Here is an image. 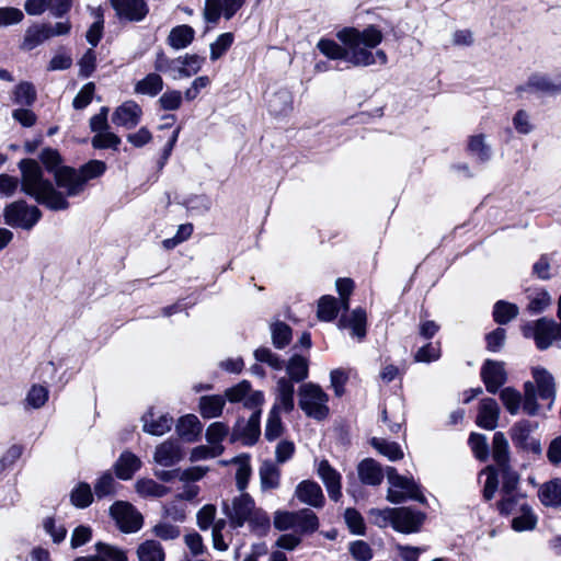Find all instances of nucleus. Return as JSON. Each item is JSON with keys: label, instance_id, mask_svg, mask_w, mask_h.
Segmentation results:
<instances>
[{"label": "nucleus", "instance_id": "58", "mask_svg": "<svg viewBox=\"0 0 561 561\" xmlns=\"http://www.w3.org/2000/svg\"><path fill=\"white\" fill-rule=\"evenodd\" d=\"M229 433V427L222 422L211 423L206 431V439L211 446H222L221 442Z\"/></svg>", "mask_w": 561, "mask_h": 561}, {"label": "nucleus", "instance_id": "56", "mask_svg": "<svg viewBox=\"0 0 561 561\" xmlns=\"http://www.w3.org/2000/svg\"><path fill=\"white\" fill-rule=\"evenodd\" d=\"M283 433V424L279 416V411L276 409H272L270 411L266 427H265V438L267 440H275Z\"/></svg>", "mask_w": 561, "mask_h": 561}, {"label": "nucleus", "instance_id": "9", "mask_svg": "<svg viewBox=\"0 0 561 561\" xmlns=\"http://www.w3.org/2000/svg\"><path fill=\"white\" fill-rule=\"evenodd\" d=\"M111 516L124 533H136L142 526V516L131 504L123 501L115 502L110 507Z\"/></svg>", "mask_w": 561, "mask_h": 561}, {"label": "nucleus", "instance_id": "38", "mask_svg": "<svg viewBox=\"0 0 561 561\" xmlns=\"http://www.w3.org/2000/svg\"><path fill=\"white\" fill-rule=\"evenodd\" d=\"M317 48L329 59L347 61V47L345 45L341 46L333 39L321 38Z\"/></svg>", "mask_w": 561, "mask_h": 561}, {"label": "nucleus", "instance_id": "35", "mask_svg": "<svg viewBox=\"0 0 561 561\" xmlns=\"http://www.w3.org/2000/svg\"><path fill=\"white\" fill-rule=\"evenodd\" d=\"M139 561H164L165 553L160 542L146 540L137 549Z\"/></svg>", "mask_w": 561, "mask_h": 561}, {"label": "nucleus", "instance_id": "4", "mask_svg": "<svg viewBox=\"0 0 561 561\" xmlns=\"http://www.w3.org/2000/svg\"><path fill=\"white\" fill-rule=\"evenodd\" d=\"M273 525L279 531L295 529L300 535L312 534L319 527L317 515L309 508L297 512L276 511Z\"/></svg>", "mask_w": 561, "mask_h": 561}, {"label": "nucleus", "instance_id": "39", "mask_svg": "<svg viewBox=\"0 0 561 561\" xmlns=\"http://www.w3.org/2000/svg\"><path fill=\"white\" fill-rule=\"evenodd\" d=\"M207 472V468L204 467H192L188 469H185L183 471L181 470H173V471H163L161 474V478L163 480H172V479H179L183 482H194L201 480L205 473Z\"/></svg>", "mask_w": 561, "mask_h": 561}, {"label": "nucleus", "instance_id": "12", "mask_svg": "<svg viewBox=\"0 0 561 561\" xmlns=\"http://www.w3.org/2000/svg\"><path fill=\"white\" fill-rule=\"evenodd\" d=\"M533 336L539 350H547L554 341H561V323L541 318L534 323Z\"/></svg>", "mask_w": 561, "mask_h": 561}, {"label": "nucleus", "instance_id": "10", "mask_svg": "<svg viewBox=\"0 0 561 561\" xmlns=\"http://www.w3.org/2000/svg\"><path fill=\"white\" fill-rule=\"evenodd\" d=\"M261 410L253 411L249 420H238L231 433V440H241L243 445H254L261 434L260 420Z\"/></svg>", "mask_w": 561, "mask_h": 561}, {"label": "nucleus", "instance_id": "62", "mask_svg": "<svg viewBox=\"0 0 561 561\" xmlns=\"http://www.w3.org/2000/svg\"><path fill=\"white\" fill-rule=\"evenodd\" d=\"M469 445L479 460H486L489 457V445L485 435L472 433L469 437Z\"/></svg>", "mask_w": 561, "mask_h": 561}, {"label": "nucleus", "instance_id": "21", "mask_svg": "<svg viewBox=\"0 0 561 561\" xmlns=\"http://www.w3.org/2000/svg\"><path fill=\"white\" fill-rule=\"evenodd\" d=\"M499 416L500 408L494 399L484 398L481 400L477 415V424L480 427L489 431L494 430L497 426Z\"/></svg>", "mask_w": 561, "mask_h": 561}, {"label": "nucleus", "instance_id": "24", "mask_svg": "<svg viewBox=\"0 0 561 561\" xmlns=\"http://www.w3.org/2000/svg\"><path fill=\"white\" fill-rule=\"evenodd\" d=\"M182 458V451L178 442L167 440L160 444L154 451V460L164 467L173 466Z\"/></svg>", "mask_w": 561, "mask_h": 561}, {"label": "nucleus", "instance_id": "57", "mask_svg": "<svg viewBox=\"0 0 561 561\" xmlns=\"http://www.w3.org/2000/svg\"><path fill=\"white\" fill-rule=\"evenodd\" d=\"M180 62V57L171 59L163 51H159L156 55L154 69L162 73H169L173 78V75L178 73Z\"/></svg>", "mask_w": 561, "mask_h": 561}, {"label": "nucleus", "instance_id": "25", "mask_svg": "<svg viewBox=\"0 0 561 561\" xmlns=\"http://www.w3.org/2000/svg\"><path fill=\"white\" fill-rule=\"evenodd\" d=\"M533 377L537 385L539 397L552 402L556 396V386L552 375L545 368L536 367L533 369Z\"/></svg>", "mask_w": 561, "mask_h": 561}, {"label": "nucleus", "instance_id": "50", "mask_svg": "<svg viewBox=\"0 0 561 561\" xmlns=\"http://www.w3.org/2000/svg\"><path fill=\"white\" fill-rule=\"evenodd\" d=\"M105 171L106 164L101 160H91L78 170L84 185L88 181L102 176Z\"/></svg>", "mask_w": 561, "mask_h": 561}, {"label": "nucleus", "instance_id": "3", "mask_svg": "<svg viewBox=\"0 0 561 561\" xmlns=\"http://www.w3.org/2000/svg\"><path fill=\"white\" fill-rule=\"evenodd\" d=\"M299 408L308 417L317 421L325 420L330 409L328 405L329 396L319 385L307 382L298 389Z\"/></svg>", "mask_w": 561, "mask_h": 561}, {"label": "nucleus", "instance_id": "2", "mask_svg": "<svg viewBox=\"0 0 561 561\" xmlns=\"http://www.w3.org/2000/svg\"><path fill=\"white\" fill-rule=\"evenodd\" d=\"M337 38L347 47V62L355 67H367L375 64L386 65L387 55L382 49L373 51L381 42V31L369 25L364 30L345 27L337 32Z\"/></svg>", "mask_w": 561, "mask_h": 561}, {"label": "nucleus", "instance_id": "20", "mask_svg": "<svg viewBox=\"0 0 561 561\" xmlns=\"http://www.w3.org/2000/svg\"><path fill=\"white\" fill-rule=\"evenodd\" d=\"M276 397L272 409L276 411L291 412L295 407V388L291 380L280 377L276 383Z\"/></svg>", "mask_w": 561, "mask_h": 561}, {"label": "nucleus", "instance_id": "13", "mask_svg": "<svg viewBox=\"0 0 561 561\" xmlns=\"http://www.w3.org/2000/svg\"><path fill=\"white\" fill-rule=\"evenodd\" d=\"M245 0H206L204 16L209 23H217L221 15L230 20L244 4Z\"/></svg>", "mask_w": 561, "mask_h": 561}, {"label": "nucleus", "instance_id": "54", "mask_svg": "<svg viewBox=\"0 0 561 561\" xmlns=\"http://www.w3.org/2000/svg\"><path fill=\"white\" fill-rule=\"evenodd\" d=\"M519 505H527L522 493H505V496L499 504V508L502 514H517Z\"/></svg>", "mask_w": 561, "mask_h": 561}, {"label": "nucleus", "instance_id": "34", "mask_svg": "<svg viewBox=\"0 0 561 561\" xmlns=\"http://www.w3.org/2000/svg\"><path fill=\"white\" fill-rule=\"evenodd\" d=\"M47 39L49 38L46 31V24H34L25 31L21 47L24 50H32Z\"/></svg>", "mask_w": 561, "mask_h": 561}, {"label": "nucleus", "instance_id": "43", "mask_svg": "<svg viewBox=\"0 0 561 561\" xmlns=\"http://www.w3.org/2000/svg\"><path fill=\"white\" fill-rule=\"evenodd\" d=\"M263 489H276L279 481V469L272 461H264L259 470Z\"/></svg>", "mask_w": 561, "mask_h": 561}, {"label": "nucleus", "instance_id": "41", "mask_svg": "<svg viewBox=\"0 0 561 561\" xmlns=\"http://www.w3.org/2000/svg\"><path fill=\"white\" fill-rule=\"evenodd\" d=\"M271 335L273 345L276 348H284L291 341V328L282 321H275L271 324Z\"/></svg>", "mask_w": 561, "mask_h": 561}, {"label": "nucleus", "instance_id": "6", "mask_svg": "<svg viewBox=\"0 0 561 561\" xmlns=\"http://www.w3.org/2000/svg\"><path fill=\"white\" fill-rule=\"evenodd\" d=\"M42 211L25 201H16L4 208L5 224L13 228L31 230L41 219Z\"/></svg>", "mask_w": 561, "mask_h": 561}, {"label": "nucleus", "instance_id": "14", "mask_svg": "<svg viewBox=\"0 0 561 561\" xmlns=\"http://www.w3.org/2000/svg\"><path fill=\"white\" fill-rule=\"evenodd\" d=\"M481 378L490 393H496L506 382L507 374L503 362L486 359L481 368Z\"/></svg>", "mask_w": 561, "mask_h": 561}, {"label": "nucleus", "instance_id": "23", "mask_svg": "<svg viewBox=\"0 0 561 561\" xmlns=\"http://www.w3.org/2000/svg\"><path fill=\"white\" fill-rule=\"evenodd\" d=\"M357 473L363 483L371 486L378 485L383 479L380 465L371 458H366L358 463Z\"/></svg>", "mask_w": 561, "mask_h": 561}, {"label": "nucleus", "instance_id": "26", "mask_svg": "<svg viewBox=\"0 0 561 561\" xmlns=\"http://www.w3.org/2000/svg\"><path fill=\"white\" fill-rule=\"evenodd\" d=\"M95 550L98 552L96 554L78 557L73 561H127L125 552L113 546L98 542Z\"/></svg>", "mask_w": 561, "mask_h": 561}, {"label": "nucleus", "instance_id": "51", "mask_svg": "<svg viewBox=\"0 0 561 561\" xmlns=\"http://www.w3.org/2000/svg\"><path fill=\"white\" fill-rule=\"evenodd\" d=\"M339 311V302L333 296H323L318 304V317L322 321H332Z\"/></svg>", "mask_w": 561, "mask_h": 561}, {"label": "nucleus", "instance_id": "29", "mask_svg": "<svg viewBox=\"0 0 561 561\" xmlns=\"http://www.w3.org/2000/svg\"><path fill=\"white\" fill-rule=\"evenodd\" d=\"M194 35L195 31L190 25H178L171 30L168 44L174 49H183L193 42Z\"/></svg>", "mask_w": 561, "mask_h": 561}, {"label": "nucleus", "instance_id": "28", "mask_svg": "<svg viewBox=\"0 0 561 561\" xmlns=\"http://www.w3.org/2000/svg\"><path fill=\"white\" fill-rule=\"evenodd\" d=\"M140 459L130 451H124L115 463L116 476L122 480H129L140 468Z\"/></svg>", "mask_w": 561, "mask_h": 561}, {"label": "nucleus", "instance_id": "61", "mask_svg": "<svg viewBox=\"0 0 561 561\" xmlns=\"http://www.w3.org/2000/svg\"><path fill=\"white\" fill-rule=\"evenodd\" d=\"M183 96L179 90H167L159 98L158 103L164 111H176L181 107Z\"/></svg>", "mask_w": 561, "mask_h": 561}, {"label": "nucleus", "instance_id": "11", "mask_svg": "<svg viewBox=\"0 0 561 561\" xmlns=\"http://www.w3.org/2000/svg\"><path fill=\"white\" fill-rule=\"evenodd\" d=\"M392 528L402 534H413L420 531L425 522L426 515L423 512L411 507H394Z\"/></svg>", "mask_w": 561, "mask_h": 561}, {"label": "nucleus", "instance_id": "15", "mask_svg": "<svg viewBox=\"0 0 561 561\" xmlns=\"http://www.w3.org/2000/svg\"><path fill=\"white\" fill-rule=\"evenodd\" d=\"M537 428V424L528 420L515 423L511 428V438L516 448L540 451V444L533 439L530 434Z\"/></svg>", "mask_w": 561, "mask_h": 561}, {"label": "nucleus", "instance_id": "48", "mask_svg": "<svg viewBox=\"0 0 561 561\" xmlns=\"http://www.w3.org/2000/svg\"><path fill=\"white\" fill-rule=\"evenodd\" d=\"M49 391L45 386L33 385L25 398V407L30 409H39L48 400Z\"/></svg>", "mask_w": 561, "mask_h": 561}, {"label": "nucleus", "instance_id": "44", "mask_svg": "<svg viewBox=\"0 0 561 561\" xmlns=\"http://www.w3.org/2000/svg\"><path fill=\"white\" fill-rule=\"evenodd\" d=\"M291 110V95L287 91H278L268 100V111L278 116Z\"/></svg>", "mask_w": 561, "mask_h": 561}, {"label": "nucleus", "instance_id": "31", "mask_svg": "<svg viewBox=\"0 0 561 561\" xmlns=\"http://www.w3.org/2000/svg\"><path fill=\"white\" fill-rule=\"evenodd\" d=\"M163 89V79L160 75L156 72L148 73L144 79L139 80L135 84V93L148 95V96H157Z\"/></svg>", "mask_w": 561, "mask_h": 561}, {"label": "nucleus", "instance_id": "5", "mask_svg": "<svg viewBox=\"0 0 561 561\" xmlns=\"http://www.w3.org/2000/svg\"><path fill=\"white\" fill-rule=\"evenodd\" d=\"M516 93L520 98L526 93H534L539 96L559 95L561 94V75L533 73L524 84L516 88Z\"/></svg>", "mask_w": 561, "mask_h": 561}, {"label": "nucleus", "instance_id": "55", "mask_svg": "<svg viewBox=\"0 0 561 561\" xmlns=\"http://www.w3.org/2000/svg\"><path fill=\"white\" fill-rule=\"evenodd\" d=\"M254 358L259 363L267 364L274 370H282L284 368V360L267 347L256 348L254 351Z\"/></svg>", "mask_w": 561, "mask_h": 561}, {"label": "nucleus", "instance_id": "36", "mask_svg": "<svg viewBox=\"0 0 561 561\" xmlns=\"http://www.w3.org/2000/svg\"><path fill=\"white\" fill-rule=\"evenodd\" d=\"M318 474L327 486L328 491L341 490V474L329 463L321 460L318 465Z\"/></svg>", "mask_w": 561, "mask_h": 561}, {"label": "nucleus", "instance_id": "18", "mask_svg": "<svg viewBox=\"0 0 561 561\" xmlns=\"http://www.w3.org/2000/svg\"><path fill=\"white\" fill-rule=\"evenodd\" d=\"M55 181L66 196H77L84 190V184L78 170L70 167H60L55 171Z\"/></svg>", "mask_w": 561, "mask_h": 561}, {"label": "nucleus", "instance_id": "47", "mask_svg": "<svg viewBox=\"0 0 561 561\" xmlns=\"http://www.w3.org/2000/svg\"><path fill=\"white\" fill-rule=\"evenodd\" d=\"M529 304L527 309L531 313L545 311L551 304V296L545 289H536L528 295Z\"/></svg>", "mask_w": 561, "mask_h": 561}, {"label": "nucleus", "instance_id": "60", "mask_svg": "<svg viewBox=\"0 0 561 561\" xmlns=\"http://www.w3.org/2000/svg\"><path fill=\"white\" fill-rule=\"evenodd\" d=\"M233 461L238 463V469L236 472L237 486L239 491H243L248 486V481L251 473L249 457H237L233 459Z\"/></svg>", "mask_w": 561, "mask_h": 561}, {"label": "nucleus", "instance_id": "42", "mask_svg": "<svg viewBox=\"0 0 561 561\" xmlns=\"http://www.w3.org/2000/svg\"><path fill=\"white\" fill-rule=\"evenodd\" d=\"M468 150L481 162L489 161L492 154L491 147L485 142V136L481 134L470 137Z\"/></svg>", "mask_w": 561, "mask_h": 561}, {"label": "nucleus", "instance_id": "33", "mask_svg": "<svg viewBox=\"0 0 561 561\" xmlns=\"http://www.w3.org/2000/svg\"><path fill=\"white\" fill-rule=\"evenodd\" d=\"M515 515L512 519V528L515 531L522 533L536 528L538 519L528 505H519V511Z\"/></svg>", "mask_w": 561, "mask_h": 561}, {"label": "nucleus", "instance_id": "17", "mask_svg": "<svg viewBox=\"0 0 561 561\" xmlns=\"http://www.w3.org/2000/svg\"><path fill=\"white\" fill-rule=\"evenodd\" d=\"M113 9L121 19L130 22L142 21L149 12L145 0H110Z\"/></svg>", "mask_w": 561, "mask_h": 561}, {"label": "nucleus", "instance_id": "45", "mask_svg": "<svg viewBox=\"0 0 561 561\" xmlns=\"http://www.w3.org/2000/svg\"><path fill=\"white\" fill-rule=\"evenodd\" d=\"M386 473L391 486L402 491H420V484L413 478L399 474L393 467H388Z\"/></svg>", "mask_w": 561, "mask_h": 561}, {"label": "nucleus", "instance_id": "8", "mask_svg": "<svg viewBox=\"0 0 561 561\" xmlns=\"http://www.w3.org/2000/svg\"><path fill=\"white\" fill-rule=\"evenodd\" d=\"M254 508V501L249 493H240L230 503L224 502V512L233 528L242 527L245 522L250 520Z\"/></svg>", "mask_w": 561, "mask_h": 561}, {"label": "nucleus", "instance_id": "64", "mask_svg": "<svg viewBox=\"0 0 561 561\" xmlns=\"http://www.w3.org/2000/svg\"><path fill=\"white\" fill-rule=\"evenodd\" d=\"M232 43V33H224L219 35L217 39L210 45V59H219L229 49Z\"/></svg>", "mask_w": 561, "mask_h": 561}, {"label": "nucleus", "instance_id": "27", "mask_svg": "<svg viewBox=\"0 0 561 561\" xmlns=\"http://www.w3.org/2000/svg\"><path fill=\"white\" fill-rule=\"evenodd\" d=\"M202 423L194 414L182 416L176 424V432L186 442H194L202 433Z\"/></svg>", "mask_w": 561, "mask_h": 561}, {"label": "nucleus", "instance_id": "16", "mask_svg": "<svg viewBox=\"0 0 561 561\" xmlns=\"http://www.w3.org/2000/svg\"><path fill=\"white\" fill-rule=\"evenodd\" d=\"M141 116L142 108L140 105L133 100H128L115 108L112 114V122L118 127L131 129L140 123Z\"/></svg>", "mask_w": 561, "mask_h": 561}, {"label": "nucleus", "instance_id": "32", "mask_svg": "<svg viewBox=\"0 0 561 561\" xmlns=\"http://www.w3.org/2000/svg\"><path fill=\"white\" fill-rule=\"evenodd\" d=\"M226 399L222 396H204L199 399V412L204 419H214L222 413Z\"/></svg>", "mask_w": 561, "mask_h": 561}, {"label": "nucleus", "instance_id": "46", "mask_svg": "<svg viewBox=\"0 0 561 561\" xmlns=\"http://www.w3.org/2000/svg\"><path fill=\"white\" fill-rule=\"evenodd\" d=\"M518 314V307L503 300L494 305L493 317L499 324H506Z\"/></svg>", "mask_w": 561, "mask_h": 561}, {"label": "nucleus", "instance_id": "53", "mask_svg": "<svg viewBox=\"0 0 561 561\" xmlns=\"http://www.w3.org/2000/svg\"><path fill=\"white\" fill-rule=\"evenodd\" d=\"M14 102L20 105L31 106L36 100V91L33 84L21 82L14 90Z\"/></svg>", "mask_w": 561, "mask_h": 561}, {"label": "nucleus", "instance_id": "40", "mask_svg": "<svg viewBox=\"0 0 561 561\" xmlns=\"http://www.w3.org/2000/svg\"><path fill=\"white\" fill-rule=\"evenodd\" d=\"M370 444L376 450H378V453L391 461H397L403 458L402 448L394 442H388L383 438L374 437L371 438Z\"/></svg>", "mask_w": 561, "mask_h": 561}, {"label": "nucleus", "instance_id": "1", "mask_svg": "<svg viewBox=\"0 0 561 561\" xmlns=\"http://www.w3.org/2000/svg\"><path fill=\"white\" fill-rule=\"evenodd\" d=\"M21 181L9 174H0V194L12 196L19 183L21 191L34 198L38 204L50 210H65L69 207L66 196L57 191L54 184L44 178L39 163L34 159H22L19 162Z\"/></svg>", "mask_w": 561, "mask_h": 561}, {"label": "nucleus", "instance_id": "37", "mask_svg": "<svg viewBox=\"0 0 561 561\" xmlns=\"http://www.w3.org/2000/svg\"><path fill=\"white\" fill-rule=\"evenodd\" d=\"M286 371L293 383L300 382L308 377V360L300 355H294L286 365Z\"/></svg>", "mask_w": 561, "mask_h": 561}, {"label": "nucleus", "instance_id": "19", "mask_svg": "<svg viewBox=\"0 0 561 561\" xmlns=\"http://www.w3.org/2000/svg\"><path fill=\"white\" fill-rule=\"evenodd\" d=\"M367 314L363 308H356L351 314H343L339 321L340 329H350L351 335L358 341L366 336Z\"/></svg>", "mask_w": 561, "mask_h": 561}, {"label": "nucleus", "instance_id": "22", "mask_svg": "<svg viewBox=\"0 0 561 561\" xmlns=\"http://www.w3.org/2000/svg\"><path fill=\"white\" fill-rule=\"evenodd\" d=\"M142 423L146 433L161 436L171 430L173 417L150 410L142 416Z\"/></svg>", "mask_w": 561, "mask_h": 561}, {"label": "nucleus", "instance_id": "30", "mask_svg": "<svg viewBox=\"0 0 561 561\" xmlns=\"http://www.w3.org/2000/svg\"><path fill=\"white\" fill-rule=\"evenodd\" d=\"M180 60L181 62L178 69V73L173 75L174 80L190 78L196 75L201 70L205 58L195 54H186L185 56H180Z\"/></svg>", "mask_w": 561, "mask_h": 561}, {"label": "nucleus", "instance_id": "7", "mask_svg": "<svg viewBox=\"0 0 561 561\" xmlns=\"http://www.w3.org/2000/svg\"><path fill=\"white\" fill-rule=\"evenodd\" d=\"M492 458L502 471L503 478L507 480L502 491H513L518 481V477L515 472L510 470V446L502 432H496L493 435Z\"/></svg>", "mask_w": 561, "mask_h": 561}, {"label": "nucleus", "instance_id": "63", "mask_svg": "<svg viewBox=\"0 0 561 561\" xmlns=\"http://www.w3.org/2000/svg\"><path fill=\"white\" fill-rule=\"evenodd\" d=\"M513 126L518 134L528 135L535 129L530 114L525 110H518L513 116Z\"/></svg>", "mask_w": 561, "mask_h": 561}, {"label": "nucleus", "instance_id": "49", "mask_svg": "<svg viewBox=\"0 0 561 561\" xmlns=\"http://www.w3.org/2000/svg\"><path fill=\"white\" fill-rule=\"evenodd\" d=\"M121 138L110 129L95 134L91 140L94 149H113L117 150L121 145Z\"/></svg>", "mask_w": 561, "mask_h": 561}, {"label": "nucleus", "instance_id": "52", "mask_svg": "<svg viewBox=\"0 0 561 561\" xmlns=\"http://www.w3.org/2000/svg\"><path fill=\"white\" fill-rule=\"evenodd\" d=\"M500 399L502 400L506 410L512 415H515L518 413V411L520 409V403H522V396L517 390H515L512 387H506L501 390Z\"/></svg>", "mask_w": 561, "mask_h": 561}, {"label": "nucleus", "instance_id": "59", "mask_svg": "<svg viewBox=\"0 0 561 561\" xmlns=\"http://www.w3.org/2000/svg\"><path fill=\"white\" fill-rule=\"evenodd\" d=\"M369 519L378 527H387L393 525L394 508H370L368 511Z\"/></svg>", "mask_w": 561, "mask_h": 561}]
</instances>
